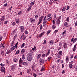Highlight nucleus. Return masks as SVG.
Instances as JSON below:
<instances>
[{"instance_id": "39448f33", "label": "nucleus", "mask_w": 77, "mask_h": 77, "mask_svg": "<svg viewBox=\"0 0 77 77\" xmlns=\"http://www.w3.org/2000/svg\"><path fill=\"white\" fill-rule=\"evenodd\" d=\"M40 63H43L44 62V60L42 59L40 60Z\"/></svg>"}, {"instance_id": "49530a36", "label": "nucleus", "mask_w": 77, "mask_h": 77, "mask_svg": "<svg viewBox=\"0 0 77 77\" xmlns=\"http://www.w3.org/2000/svg\"><path fill=\"white\" fill-rule=\"evenodd\" d=\"M30 5H31V6H33V5H34V3L32 2L30 4Z\"/></svg>"}, {"instance_id": "72a5a7b5", "label": "nucleus", "mask_w": 77, "mask_h": 77, "mask_svg": "<svg viewBox=\"0 0 77 77\" xmlns=\"http://www.w3.org/2000/svg\"><path fill=\"white\" fill-rule=\"evenodd\" d=\"M51 32V31H48V32L47 33V35H49V33Z\"/></svg>"}, {"instance_id": "a19ab883", "label": "nucleus", "mask_w": 77, "mask_h": 77, "mask_svg": "<svg viewBox=\"0 0 77 77\" xmlns=\"http://www.w3.org/2000/svg\"><path fill=\"white\" fill-rule=\"evenodd\" d=\"M68 57L67 56V57H66V62L68 61Z\"/></svg>"}, {"instance_id": "c03bdc74", "label": "nucleus", "mask_w": 77, "mask_h": 77, "mask_svg": "<svg viewBox=\"0 0 77 77\" xmlns=\"http://www.w3.org/2000/svg\"><path fill=\"white\" fill-rule=\"evenodd\" d=\"M38 15H37L35 17V18L36 19H37L38 18Z\"/></svg>"}, {"instance_id": "5fc2aeb1", "label": "nucleus", "mask_w": 77, "mask_h": 77, "mask_svg": "<svg viewBox=\"0 0 77 77\" xmlns=\"http://www.w3.org/2000/svg\"><path fill=\"white\" fill-rule=\"evenodd\" d=\"M40 30H42V25L40 26Z\"/></svg>"}, {"instance_id": "774afa93", "label": "nucleus", "mask_w": 77, "mask_h": 77, "mask_svg": "<svg viewBox=\"0 0 77 77\" xmlns=\"http://www.w3.org/2000/svg\"><path fill=\"white\" fill-rule=\"evenodd\" d=\"M48 53H49V54L50 53V49H48Z\"/></svg>"}, {"instance_id": "423d86ee", "label": "nucleus", "mask_w": 77, "mask_h": 77, "mask_svg": "<svg viewBox=\"0 0 77 77\" xmlns=\"http://www.w3.org/2000/svg\"><path fill=\"white\" fill-rule=\"evenodd\" d=\"M44 18V16H41V17H40L39 21L40 22H42V19Z\"/></svg>"}, {"instance_id": "09e8293b", "label": "nucleus", "mask_w": 77, "mask_h": 77, "mask_svg": "<svg viewBox=\"0 0 77 77\" xmlns=\"http://www.w3.org/2000/svg\"><path fill=\"white\" fill-rule=\"evenodd\" d=\"M33 76H34V77H36L37 75H36V74H35V73H33Z\"/></svg>"}, {"instance_id": "4be33fe9", "label": "nucleus", "mask_w": 77, "mask_h": 77, "mask_svg": "<svg viewBox=\"0 0 77 77\" xmlns=\"http://www.w3.org/2000/svg\"><path fill=\"white\" fill-rule=\"evenodd\" d=\"M22 59L23 60H24L25 59V56L24 54H23V55H22Z\"/></svg>"}, {"instance_id": "58836bf2", "label": "nucleus", "mask_w": 77, "mask_h": 77, "mask_svg": "<svg viewBox=\"0 0 77 77\" xmlns=\"http://www.w3.org/2000/svg\"><path fill=\"white\" fill-rule=\"evenodd\" d=\"M55 28H56V26H54V25H53L52 26V29H55Z\"/></svg>"}, {"instance_id": "9d476101", "label": "nucleus", "mask_w": 77, "mask_h": 77, "mask_svg": "<svg viewBox=\"0 0 77 77\" xmlns=\"http://www.w3.org/2000/svg\"><path fill=\"white\" fill-rule=\"evenodd\" d=\"M63 47L64 48H67V44L66 43H64L63 45Z\"/></svg>"}, {"instance_id": "e2e57ef3", "label": "nucleus", "mask_w": 77, "mask_h": 77, "mask_svg": "<svg viewBox=\"0 0 77 77\" xmlns=\"http://www.w3.org/2000/svg\"><path fill=\"white\" fill-rule=\"evenodd\" d=\"M53 24H55L56 23V22L55 21V20H53L52 21Z\"/></svg>"}, {"instance_id": "473e14b6", "label": "nucleus", "mask_w": 77, "mask_h": 77, "mask_svg": "<svg viewBox=\"0 0 77 77\" xmlns=\"http://www.w3.org/2000/svg\"><path fill=\"white\" fill-rule=\"evenodd\" d=\"M50 44L51 45H52V44H53V41H51L50 42Z\"/></svg>"}, {"instance_id": "2f4dec72", "label": "nucleus", "mask_w": 77, "mask_h": 77, "mask_svg": "<svg viewBox=\"0 0 77 77\" xmlns=\"http://www.w3.org/2000/svg\"><path fill=\"white\" fill-rule=\"evenodd\" d=\"M57 22L58 23L57 24H60V21L58 20H57Z\"/></svg>"}, {"instance_id": "ddd939ff", "label": "nucleus", "mask_w": 77, "mask_h": 77, "mask_svg": "<svg viewBox=\"0 0 77 77\" xmlns=\"http://www.w3.org/2000/svg\"><path fill=\"white\" fill-rule=\"evenodd\" d=\"M4 20H5V16H3L1 18V20L2 21H3Z\"/></svg>"}, {"instance_id": "864d4df0", "label": "nucleus", "mask_w": 77, "mask_h": 77, "mask_svg": "<svg viewBox=\"0 0 77 77\" xmlns=\"http://www.w3.org/2000/svg\"><path fill=\"white\" fill-rule=\"evenodd\" d=\"M7 5H8V4L6 3L4 5V6L6 7V6H7Z\"/></svg>"}, {"instance_id": "37998d69", "label": "nucleus", "mask_w": 77, "mask_h": 77, "mask_svg": "<svg viewBox=\"0 0 77 77\" xmlns=\"http://www.w3.org/2000/svg\"><path fill=\"white\" fill-rule=\"evenodd\" d=\"M19 53H20V51L18 50L16 52V54H19Z\"/></svg>"}, {"instance_id": "052dcab7", "label": "nucleus", "mask_w": 77, "mask_h": 77, "mask_svg": "<svg viewBox=\"0 0 77 77\" xmlns=\"http://www.w3.org/2000/svg\"><path fill=\"white\" fill-rule=\"evenodd\" d=\"M46 16H45V17H44V19H43V21H45V20H46Z\"/></svg>"}, {"instance_id": "13d9d810", "label": "nucleus", "mask_w": 77, "mask_h": 77, "mask_svg": "<svg viewBox=\"0 0 77 77\" xmlns=\"http://www.w3.org/2000/svg\"><path fill=\"white\" fill-rule=\"evenodd\" d=\"M8 21H5L4 23L5 24H7V23H8Z\"/></svg>"}, {"instance_id": "a18cd8bd", "label": "nucleus", "mask_w": 77, "mask_h": 77, "mask_svg": "<svg viewBox=\"0 0 77 77\" xmlns=\"http://www.w3.org/2000/svg\"><path fill=\"white\" fill-rule=\"evenodd\" d=\"M14 61L15 62H16L17 61V59L15 58L14 60Z\"/></svg>"}, {"instance_id": "a211bd4d", "label": "nucleus", "mask_w": 77, "mask_h": 77, "mask_svg": "<svg viewBox=\"0 0 77 77\" xmlns=\"http://www.w3.org/2000/svg\"><path fill=\"white\" fill-rule=\"evenodd\" d=\"M26 45V43H23L22 45H21L20 47L21 48H23V47H24V45Z\"/></svg>"}, {"instance_id": "603ef678", "label": "nucleus", "mask_w": 77, "mask_h": 77, "mask_svg": "<svg viewBox=\"0 0 77 77\" xmlns=\"http://www.w3.org/2000/svg\"><path fill=\"white\" fill-rule=\"evenodd\" d=\"M27 72V73H28V74H29V73H30V70H29V69L28 70Z\"/></svg>"}, {"instance_id": "6e6d98bb", "label": "nucleus", "mask_w": 77, "mask_h": 77, "mask_svg": "<svg viewBox=\"0 0 77 77\" xmlns=\"http://www.w3.org/2000/svg\"><path fill=\"white\" fill-rule=\"evenodd\" d=\"M77 26V21H76V22L75 23V26L76 27Z\"/></svg>"}, {"instance_id": "8fccbe9b", "label": "nucleus", "mask_w": 77, "mask_h": 77, "mask_svg": "<svg viewBox=\"0 0 77 77\" xmlns=\"http://www.w3.org/2000/svg\"><path fill=\"white\" fill-rule=\"evenodd\" d=\"M51 14H49L48 15V17H50V16H51Z\"/></svg>"}, {"instance_id": "79ce46f5", "label": "nucleus", "mask_w": 77, "mask_h": 77, "mask_svg": "<svg viewBox=\"0 0 77 77\" xmlns=\"http://www.w3.org/2000/svg\"><path fill=\"white\" fill-rule=\"evenodd\" d=\"M15 24H16V23L13 22L12 23V26H15Z\"/></svg>"}, {"instance_id": "6ab92c4d", "label": "nucleus", "mask_w": 77, "mask_h": 77, "mask_svg": "<svg viewBox=\"0 0 77 77\" xmlns=\"http://www.w3.org/2000/svg\"><path fill=\"white\" fill-rule=\"evenodd\" d=\"M58 54L59 55H62V51H60L59 52Z\"/></svg>"}, {"instance_id": "0eeeda50", "label": "nucleus", "mask_w": 77, "mask_h": 77, "mask_svg": "<svg viewBox=\"0 0 77 77\" xmlns=\"http://www.w3.org/2000/svg\"><path fill=\"white\" fill-rule=\"evenodd\" d=\"M15 69V65H13L11 66V69L12 71L13 70V69Z\"/></svg>"}, {"instance_id": "4468645a", "label": "nucleus", "mask_w": 77, "mask_h": 77, "mask_svg": "<svg viewBox=\"0 0 77 77\" xmlns=\"http://www.w3.org/2000/svg\"><path fill=\"white\" fill-rule=\"evenodd\" d=\"M69 68H72V65L71 64H69Z\"/></svg>"}, {"instance_id": "aec40b11", "label": "nucleus", "mask_w": 77, "mask_h": 77, "mask_svg": "<svg viewBox=\"0 0 77 77\" xmlns=\"http://www.w3.org/2000/svg\"><path fill=\"white\" fill-rule=\"evenodd\" d=\"M18 42H17L15 45L16 48L17 49L18 47Z\"/></svg>"}, {"instance_id": "4d7b16f0", "label": "nucleus", "mask_w": 77, "mask_h": 77, "mask_svg": "<svg viewBox=\"0 0 77 77\" xmlns=\"http://www.w3.org/2000/svg\"><path fill=\"white\" fill-rule=\"evenodd\" d=\"M46 44V40H44V42L43 43V44Z\"/></svg>"}, {"instance_id": "7ed1b4c3", "label": "nucleus", "mask_w": 77, "mask_h": 77, "mask_svg": "<svg viewBox=\"0 0 77 77\" xmlns=\"http://www.w3.org/2000/svg\"><path fill=\"white\" fill-rule=\"evenodd\" d=\"M21 32H24V27L21 26H20Z\"/></svg>"}, {"instance_id": "de8ad7c7", "label": "nucleus", "mask_w": 77, "mask_h": 77, "mask_svg": "<svg viewBox=\"0 0 77 77\" xmlns=\"http://www.w3.org/2000/svg\"><path fill=\"white\" fill-rule=\"evenodd\" d=\"M26 36L25 35L23 37V40H24V39H26Z\"/></svg>"}, {"instance_id": "20e7f679", "label": "nucleus", "mask_w": 77, "mask_h": 77, "mask_svg": "<svg viewBox=\"0 0 77 77\" xmlns=\"http://www.w3.org/2000/svg\"><path fill=\"white\" fill-rule=\"evenodd\" d=\"M23 62V60H22V59L21 58H20V60H19V63H20V64H22V63Z\"/></svg>"}, {"instance_id": "2eb2a0df", "label": "nucleus", "mask_w": 77, "mask_h": 77, "mask_svg": "<svg viewBox=\"0 0 77 77\" xmlns=\"http://www.w3.org/2000/svg\"><path fill=\"white\" fill-rule=\"evenodd\" d=\"M77 41V38H75L73 41V43H75L76 41Z\"/></svg>"}, {"instance_id": "c85d7f7f", "label": "nucleus", "mask_w": 77, "mask_h": 77, "mask_svg": "<svg viewBox=\"0 0 77 77\" xmlns=\"http://www.w3.org/2000/svg\"><path fill=\"white\" fill-rule=\"evenodd\" d=\"M5 51H3L2 52H1V54L2 55H5Z\"/></svg>"}, {"instance_id": "f03ea898", "label": "nucleus", "mask_w": 77, "mask_h": 77, "mask_svg": "<svg viewBox=\"0 0 77 77\" xmlns=\"http://www.w3.org/2000/svg\"><path fill=\"white\" fill-rule=\"evenodd\" d=\"M1 70L2 72H4V74L6 72V71L5 70V68L4 66H2L1 69Z\"/></svg>"}, {"instance_id": "f704fd0d", "label": "nucleus", "mask_w": 77, "mask_h": 77, "mask_svg": "<svg viewBox=\"0 0 77 77\" xmlns=\"http://www.w3.org/2000/svg\"><path fill=\"white\" fill-rule=\"evenodd\" d=\"M61 18V17L60 16L59 17L58 19H57V20H59V21H60V19Z\"/></svg>"}, {"instance_id": "e433bc0d", "label": "nucleus", "mask_w": 77, "mask_h": 77, "mask_svg": "<svg viewBox=\"0 0 77 77\" xmlns=\"http://www.w3.org/2000/svg\"><path fill=\"white\" fill-rule=\"evenodd\" d=\"M62 44L61 43H59V46H60V47H62Z\"/></svg>"}, {"instance_id": "1a4fd4ad", "label": "nucleus", "mask_w": 77, "mask_h": 77, "mask_svg": "<svg viewBox=\"0 0 77 77\" xmlns=\"http://www.w3.org/2000/svg\"><path fill=\"white\" fill-rule=\"evenodd\" d=\"M64 26L65 27H68L69 26V25L68 24V23L67 22H65V23H64Z\"/></svg>"}, {"instance_id": "3c124183", "label": "nucleus", "mask_w": 77, "mask_h": 77, "mask_svg": "<svg viewBox=\"0 0 77 77\" xmlns=\"http://www.w3.org/2000/svg\"><path fill=\"white\" fill-rule=\"evenodd\" d=\"M45 57V54H43V55H42V57Z\"/></svg>"}, {"instance_id": "393cba45", "label": "nucleus", "mask_w": 77, "mask_h": 77, "mask_svg": "<svg viewBox=\"0 0 77 77\" xmlns=\"http://www.w3.org/2000/svg\"><path fill=\"white\" fill-rule=\"evenodd\" d=\"M41 54H39L37 57L38 59L40 57H41Z\"/></svg>"}, {"instance_id": "680f3d73", "label": "nucleus", "mask_w": 77, "mask_h": 77, "mask_svg": "<svg viewBox=\"0 0 77 77\" xmlns=\"http://www.w3.org/2000/svg\"><path fill=\"white\" fill-rule=\"evenodd\" d=\"M61 48H62V46H60V47L58 48V50H59L61 49Z\"/></svg>"}, {"instance_id": "ea45409f", "label": "nucleus", "mask_w": 77, "mask_h": 77, "mask_svg": "<svg viewBox=\"0 0 77 77\" xmlns=\"http://www.w3.org/2000/svg\"><path fill=\"white\" fill-rule=\"evenodd\" d=\"M44 69H45L44 68L43 66H42V69L41 70V71H43V70H44Z\"/></svg>"}, {"instance_id": "338daca9", "label": "nucleus", "mask_w": 77, "mask_h": 77, "mask_svg": "<svg viewBox=\"0 0 77 77\" xmlns=\"http://www.w3.org/2000/svg\"><path fill=\"white\" fill-rule=\"evenodd\" d=\"M56 18V15L54 14V18Z\"/></svg>"}, {"instance_id": "c9c22d12", "label": "nucleus", "mask_w": 77, "mask_h": 77, "mask_svg": "<svg viewBox=\"0 0 77 77\" xmlns=\"http://www.w3.org/2000/svg\"><path fill=\"white\" fill-rule=\"evenodd\" d=\"M56 57H58V58H60V55L58 54L56 55Z\"/></svg>"}, {"instance_id": "9b49d317", "label": "nucleus", "mask_w": 77, "mask_h": 77, "mask_svg": "<svg viewBox=\"0 0 77 77\" xmlns=\"http://www.w3.org/2000/svg\"><path fill=\"white\" fill-rule=\"evenodd\" d=\"M44 33H45V32L42 33L40 34H39V37H41L42 35H44Z\"/></svg>"}, {"instance_id": "69168bd1", "label": "nucleus", "mask_w": 77, "mask_h": 77, "mask_svg": "<svg viewBox=\"0 0 77 77\" xmlns=\"http://www.w3.org/2000/svg\"><path fill=\"white\" fill-rule=\"evenodd\" d=\"M69 9V6H67V9H66V10H68V9Z\"/></svg>"}, {"instance_id": "bf43d9fd", "label": "nucleus", "mask_w": 77, "mask_h": 77, "mask_svg": "<svg viewBox=\"0 0 77 77\" xmlns=\"http://www.w3.org/2000/svg\"><path fill=\"white\" fill-rule=\"evenodd\" d=\"M69 17H67V19H66V20L67 21H69Z\"/></svg>"}, {"instance_id": "f3484780", "label": "nucleus", "mask_w": 77, "mask_h": 77, "mask_svg": "<svg viewBox=\"0 0 77 77\" xmlns=\"http://www.w3.org/2000/svg\"><path fill=\"white\" fill-rule=\"evenodd\" d=\"M25 52V50L24 49H22L21 51V54H23Z\"/></svg>"}, {"instance_id": "5701e85b", "label": "nucleus", "mask_w": 77, "mask_h": 77, "mask_svg": "<svg viewBox=\"0 0 77 77\" xmlns=\"http://www.w3.org/2000/svg\"><path fill=\"white\" fill-rule=\"evenodd\" d=\"M19 21H20V20H19V19H16V22L17 24H18L19 23Z\"/></svg>"}, {"instance_id": "bb28decb", "label": "nucleus", "mask_w": 77, "mask_h": 77, "mask_svg": "<svg viewBox=\"0 0 77 77\" xmlns=\"http://www.w3.org/2000/svg\"><path fill=\"white\" fill-rule=\"evenodd\" d=\"M65 9H66V8L63 7L62 10V12H63V11H65Z\"/></svg>"}, {"instance_id": "a878e982", "label": "nucleus", "mask_w": 77, "mask_h": 77, "mask_svg": "<svg viewBox=\"0 0 77 77\" xmlns=\"http://www.w3.org/2000/svg\"><path fill=\"white\" fill-rule=\"evenodd\" d=\"M47 22V21L46 20H44V21L43 22V24L44 25L46 24V23Z\"/></svg>"}, {"instance_id": "4c0bfd02", "label": "nucleus", "mask_w": 77, "mask_h": 77, "mask_svg": "<svg viewBox=\"0 0 77 77\" xmlns=\"http://www.w3.org/2000/svg\"><path fill=\"white\" fill-rule=\"evenodd\" d=\"M22 13H23V12H22V11H20V12H19L18 14V15H21V14H22Z\"/></svg>"}, {"instance_id": "c756f323", "label": "nucleus", "mask_w": 77, "mask_h": 77, "mask_svg": "<svg viewBox=\"0 0 77 77\" xmlns=\"http://www.w3.org/2000/svg\"><path fill=\"white\" fill-rule=\"evenodd\" d=\"M15 48V46H13L11 49V51H13L14 49Z\"/></svg>"}, {"instance_id": "dca6fc26", "label": "nucleus", "mask_w": 77, "mask_h": 77, "mask_svg": "<svg viewBox=\"0 0 77 77\" xmlns=\"http://www.w3.org/2000/svg\"><path fill=\"white\" fill-rule=\"evenodd\" d=\"M32 8V7L31 6H30L29 8H28L27 9V11H29L31 9V8Z\"/></svg>"}, {"instance_id": "f8f14e48", "label": "nucleus", "mask_w": 77, "mask_h": 77, "mask_svg": "<svg viewBox=\"0 0 77 77\" xmlns=\"http://www.w3.org/2000/svg\"><path fill=\"white\" fill-rule=\"evenodd\" d=\"M23 65H27V63L26 62H24L22 63Z\"/></svg>"}, {"instance_id": "f257e3e1", "label": "nucleus", "mask_w": 77, "mask_h": 77, "mask_svg": "<svg viewBox=\"0 0 77 77\" xmlns=\"http://www.w3.org/2000/svg\"><path fill=\"white\" fill-rule=\"evenodd\" d=\"M32 59V54L31 53H29L27 57V60L28 61H30Z\"/></svg>"}, {"instance_id": "cd10ccee", "label": "nucleus", "mask_w": 77, "mask_h": 77, "mask_svg": "<svg viewBox=\"0 0 77 77\" xmlns=\"http://www.w3.org/2000/svg\"><path fill=\"white\" fill-rule=\"evenodd\" d=\"M21 7H22V5H19L18 6V8L19 9H20L21 8Z\"/></svg>"}, {"instance_id": "0e129e2a", "label": "nucleus", "mask_w": 77, "mask_h": 77, "mask_svg": "<svg viewBox=\"0 0 77 77\" xmlns=\"http://www.w3.org/2000/svg\"><path fill=\"white\" fill-rule=\"evenodd\" d=\"M25 33L26 34H28V33H29L27 31H25Z\"/></svg>"}, {"instance_id": "7c9ffc66", "label": "nucleus", "mask_w": 77, "mask_h": 77, "mask_svg": "<svg viewBox=\"0 0 77 77\" xmlns=\"http://www.w3.org/2000/svg\"><path fill=\"white\" fill-rule=\"evenodd\" d=\"M52 59V57H48V61H50V60H51V59Z\"/></svg>"}, {"instance_id": "412c9836", "label": "nucleus", "mask_w": 77, "mask_h": 77, "mask_svg": "<svg viewBox=\"0 0 77 77\" xmlns=\"http://www.w3.org/2000/svg\"><path fill=\"white\" fill-rule=\"evenodd\" d=\"M76 48V45H75L73 49V51H75V48Z\"/></svg>"}, {"instance_id": "b1692460", "label": "nucleus", "mask_w": 77, "mask_h": 77, "mask_svg": "<svg viewBox=\"0 0 77 77\" xmlns=\"http://www.w3.org/2000/svg\"><path fill=\"white\" fill-rule=\"evenodd\" d=\"M11 53V51L10 52V50L9 51L8 50L7 51L6 54H9V53Z\"/></svg>"}, {"instance_id": "6e6552de", "label": "nucleus", "mask_w": 77, "mask_h": 77, "mask_svg": "<svg viewBox=\"0 0 77 77\" xmlns=\"http://www.w3.org/2000/svg\"><path fill=\"white\" fill-rule=\"evenodd\" d=\"M30 22H32V23H34V21H35V20L33 18H31L30 19Z\"/></svg>"}]
</instances>
